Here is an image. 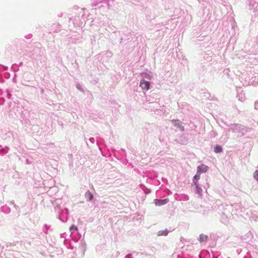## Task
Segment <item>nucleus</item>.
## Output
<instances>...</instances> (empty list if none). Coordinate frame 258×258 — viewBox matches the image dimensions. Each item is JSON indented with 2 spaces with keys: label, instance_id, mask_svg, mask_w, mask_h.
I'll use <instances>...</instances> for the list:
<instances>
[{
  "label": "nucleus",
  "instance_id": "7",
  "mask_svg": "<svg viewBox=\"0 0 258 258\" xmlns=\"http://www.w3.org/2000/svg\"><path fill=\"white\" fill-rule=\"evenodd\" d=\"M207 240V236L204 234H201L199 240L200 242H204Z\"/></svg>",
  "mask_w": 258,
  "mask_h": 258
},
{
  "label": "nucleus",
  "instance_id": "6",
  "mask_svg": "<svg viewBox=\"0 0 258 258\" xmlns=\"http://www.w3.org/2000/svg\"><path fill=\"white\" fill-rule=\"evenodd\" d=\"M85 197L86 198L88 199L89 201H90L93 199V196L92 193L88 190L85 194Z\"/></svg>",
  "mask_w": 258,
  "mask_h": 258
},
{
  "label": "nucleus",
  "instance_id": "4",
  "mask_svg": "<svg viewBox=\"0 0 258 258\" xmlns=\"http://www.w3.org/2000/svg\"><path fill=\"white\" fill-rule=\"evenodd\" d=\"M200 174L198 173V174L195 175L194 177L193 181L197 187H198V184L197 182H198V180L200 179Z\"/></svg>",
  "mask_w": 258,
  "mask_h": 258
},
{
  "label": "nucleus",
  "instance_id": "3",
  "mask_svg": "<svg viewBox=\"0 0 258 258\" xmlns=\"http://www.w3.org/2000/svg\"><path fill=\"white\" fill-rule=\"evenodd\" d=\"M168 202V200H156L155 201V204L157 206H160L161 205H165Z\"/></svg>",
  "mask_w": 258,
  "mask_h": 258
},
{
  "label": "nucleus",
  "instance_id": "5",
  "mask_svg": "<svg viewBox=\"0 0 258 258\" xmlns=\"http://www.w3.org/2000/svg\"><path fill=\"white\" fill-rule=\"evenodd\" d=\"M172 122L174 125L177 126L178 127H179L182 131L184 130L183 126H181L180 125V121L179 120H173Z\"/></svg>",
  "mask_w": 258,
  "mask_h": 258
},
{
  "label": "nucleus",
  "instance_id": "2",
  "mask_svg": "<svg viewBox=\"0 0 258 258\" xmlns=\"http://www.w3.org/2000/svg\"><path fill=\"white\" fill-rule=\"evenodd\" d=\"M208 170V166L204 164H202L198 167V173L200 174L202 173H205Z\"/></svg>",
  "mask_w": 258,
  "mask_h": 258
},
{
  "label": "nucleus",
  "instance_id": "8",
  "mask_svg": "<svg viewBox=\"0 0 258 258\" xmlns=\"http://www.w3.org/2000/svg\"><path fill=\"white\" fill-rule=\"evenodd\" d=\"M222 151V148L220 146L217 145L214 149V152L216 153H220Z\"/></svg>",
  "mask_w": 258,
  "mask_h": 258
},
{
  "label": "nucleus",
  "instance_id": "1",
  "mask_svg": "<svg viewBox=\"0 0 258 258\" xmlns=\"http://www.w3.org/2000/svg\"><path fill=\"white\" fill-rule=\"evenodd\" d=\"M140 87L143 89H146L147 90H148L150 89V83L148 81H146L144 80H142L141 81Z\"/></svg>",
  "mask_w": 258,
  "mask_h": 258
},
{
  "label": "nucleus",
  "instance_id": "9",
  "mask_svg": "<svg viewBox=\"0 0 258 258\" xmlns=\"http://www.w3.org/2000/svg\"><path fill=\"white\" fill-rule=\"evenodd\" d=\"M253 177H254L255 179H256L257 181H258V170H256L253 173Z\"/></svg>",
  "mask_w": 258,
  "mask_h": 258
}]
</instances>
